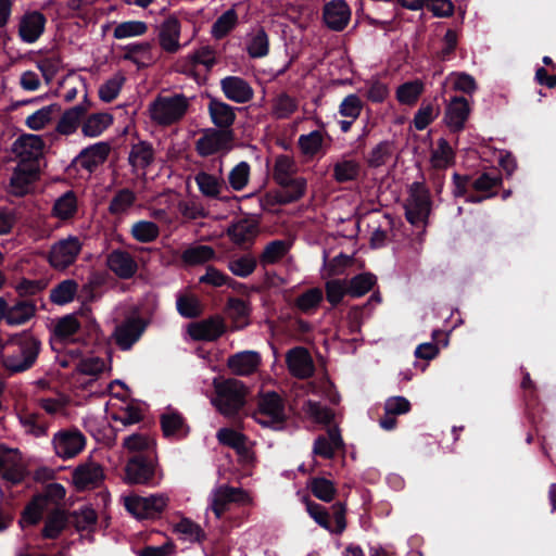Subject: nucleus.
<instances>
[{
    "label": "nucleus",
    "mask_w": 556,
    "mask_h": 556,
    "mask_svg": "<svg viewBox=\"0 0 556 556\" xmlns=\"http://www.w3.org/2000/svg\"><path fill=\"white\" fill-rule=\"evenodd\" d=\"M40 352V341L24 331L10 337L0 346V363L10 374L24 372L31 368Z\"/></svg>",
    "instance_id": "nucleus-1"
},
{
    "label": "nucleus",
    "mask_w": 556,
    "mask_h": 556,
    "mask_svg": "<svg viewBox=\"0 0 556 556\" xmlns=\"http://www.w3.org/2000/svg\"><path fill=\"white\" fill-rule=\"evenodd\" d=\"M190 105L182 93L156 97L148 108L149 116L157 125L168 126L181 119Z\"/></svg>",
    "instance_id": "nucleus-2"
},
{
    "label": "nucleus",
    "mask_w": 556,
    "mask_h": 556,
    "mask_svg": "<svg viewBox=\"0 0 556 556\" xmlns=\"http://www.w3.org/2000/svg\"><path fill=\"white\" fill-rule=\"evenodd\" d=\"M213 386L216 395L212 403L220 414L231 416L243 406L247 389L240 380L215 378Z\"/></svg>",
    "instance_id": "nucleus-3"
},
{
    "label": "nucleus",
    "mask_w": 556,
    "mask_h": 556,
    "mask_svg": "<svg viewBox=\"0 0 556 556\" xmlns=\"http://www.w3.org/2000/svg\"><path fill=\"white\" fill-rule=\"evenodd\" d=\"M431 211L429 190L420 182H414L409 187L408 198L405 203V215L414 226L425 225Z\"/></svg>",
    "instance_id": "nucleus-4"
},
{
    "label": "nucleus",
    "mask_w": 556,
    "mask_h": 556,
    "mask_svg": "<svg viewBox=\"0 0 556 556\" xmlns=\"http://www.w3.org/2000/svg\"><path fill=\"white\" fill-rule=\"evenodd\" d=\"M124 504L126 509L138 519L154 518L166 508L168 496L165 494L129 495L125 496Z\"/></svg>",
    "instance_id": "nucleus-5"
},
{
    "label": "nucleus",
    "mask_w": 556,
    "mask_h": 556,
    "mask_svg": "<svg viewBox=\"0 0 556 556\" xmlns=\"http://www.w3.org/2000/svg\"><path fill=\"white\" fill-rule=\"evenodd\" d=\"M83 244L75 236H68L53 243L48 254V262L56 270H64L76 261Z\"/></svg>",
    "instance_id": "nucleus-6"
},
{
    "label": "nucleus",
    "mask_w": 556,
    "mask_h": 556,
    "mask_svg": "<svg viewBox=\"0 0 556 556\" xmlns=\"http://www.w3.org/2000/svg\"><path fill=\"white\" fill-rule=\"evenodd\" d=\"M85 445L86 438L77 429H62L52 437L54 453L62 459L74 458L84 450Z\"/></svg>",
    "instance_id": "nucleus-7"
},
{
    "label": "nucleus",
    "mask_w": 556,
    "mask_h": 556,
    "mask_svg": "<svg viewBox=\"0 0 556 556\" xmlns=\"http://www.w3.org/2000/svg\"><path fill=\"white\" fill-rule=\"evenodd\" d=\"M254 418L265 427H271L281 422L285 418V407L281 397L275 392L262 394Z\"/></svg>",
    "instance_id": "nucleus-8"
},
{
    "label": "nucleus",
    "mask_w": 556,
    "mask_h": 556,
    "mask_svg": "<svg viewBox=\"0 0 556 556\" xmlns=\"http://www.w3.org/2000/svg\"><path fill=\"white\" fill-rule=\"evenodd\" d=\"M230 130L207 129L197 141V151L202 156L215 153H227L232 149Z\"/></svg>",
    "instance_id": "nucleus-9"
},
{
    "label": "nucleus",
    "mask_w": 556,
    "mask_h": 556,
    "mask_svg": "<svg viewBox=\"0 0 556 556\" xmlns=\"http://www.w3.org/2000/svg\"><path fill=\"white\" fill-rule=\"evenodd\" d=\"M210 507L217 518L227 510L230 503H251L250 495L240 488H232L229 485H220L213 490L210 496Z\"/></svg>",
    "instance_id": "nucleus-10"
},
{
    "label": "nucleus",
    "mask_w": 556,
    "mask_h": 556,
    "mask_svg": "<svg viewBox=\"0 0 556 556\" xmlns=\"http://www.w3.org/2000/svg\"><path fill=\"white\" fill-rule=\"evenodd\" d=\"M45 142L38 135L27 134L20 136L13 143V152L18 159V164H38L42 156Z\"/></svg>",
    "instance_id": "nucleus-11"
},
{
    "label": "nucleus",
    "mask_w": 556,
    "mask_h": 556,
    "mask_svg": "<svg viewBox=\"0 0 556 556\" xmlns=\"http://www.w3.org/2000/svg\"><path fill=\"white\" fill-rule=\"evenodd\" d=\"M156 467L152 460L141 456L129 459L125 468V479L131 484H156ZM161 477H157L160 480Z\"/></svg>",
    "instance_id": "nucleus-12"
},
{
    "label": "nucleus",
    "mask_w": 556,
    "mask_h": 556,
    "mask_svg": "<svg viewBox=\"0 0 556 556\" xmlns=\"http://www.w3.org/2000/svg\"><path fill=\"white\" fill-rule=\"evenodd\" d=\"M103 478L102 467L93 460H88L77 466L72 476L73 483L77 490L97 488Z\"/></svg>",
    "instance_id": "nucleus-13"
},
{
    "label": "nucleus",
    "mask_w": 556,
    "mask_h": 556,
    "mask_svg": "<svg viewBox=\"0 0 556 556\" xmlns=\"http://www.w3.org/2000/svg\"><path fill=\"white\" fill-rule=\"evenodd\" d=\"M46 17L39 11L25 12L18 21V36L25 43L36 42L45 31Z\"/></svg>",
    "instance_id": "nucleus-14"
},
{
    "label": "nucleus",
    "mask_w": 556,
    "mask_h": 556,
    "mask_svg": "<svg viewBox=\"0 0 556 556\" xmlns=\"http://www.w3.org/2000/svg\"><path fill=\"white\" fill-rule=\"evenodd\" d=\"M106 266L121 279H129L138 270V264L130 253L124 250H113L106 256Z\"/></svg>",
    "instance_id": "nucleus-15"
},
{
    "label": "nucleus",
    "mask_w": 556,
    "mask_h": 556,
    "mask_svg": "<svg viewBox=\"0 0 556 556\" xmlns=\"http://www.w3.org/2000/svg\"><path fill=\"white\" fill-rule=\"evenodd\" d=\"M0 473L11 483H18L25 477V468L17 450L0 451Z\"/></svg>",
    "instance_id": "nucleus-16"
},
{
    "label": "nucleus",
    "mask_w": 556,
    "mask_h": 556,
    "mask_svg": "<svg viewBox=\"0 0 556 556\" xmlns=\"http://www.w3.org/2000/svg\"><path fill=\"white\" fill-rule=\"evenodd\" d=\"M144 329L146 324L141 318H129L115 328L113 336L122 350H129L142 336Z\"/></svg>",
    "instance_id": "nucleus-17"
},
{
    "label": "nucleus",
    "mask_w": 556,
    "mask_h": 556,
    "mask_svg": "<svg viewBox=\"0 0 556 556\" xmlns=\"http://www.w3.org/2000/svg\"><path fill=\"white\" fill-rule=\"evenodd\" d=\"M194 181L199 191L205 198L218 199L226 189L222 166L215 174L200 170L195 174Z\"/></svg>",
    "instance_id": "nucleus-18"
},
{
    "label": "nucleus",
    "mask_w": 556,
    "mask_h": 556,
    "mask_svg": "<svg viewBox=\"0 0 556 556\" xmlns=\"http://www.w3.org/2000/svg\"><path fill=\"white\" fill-rule=\"evenodd\" d=\"M225 331L222 318L212 317L188 326L187 332L193 340L213 341L219 338Z\"/></svg>",
    "instance_id": "nucleus-19"
},
{
    "label": "nucleus",
    "mask_w": 556,
    "mask_h": 556,
    "mask_svg": "<svg viewBox=\"0 0 556 556\" xmlns=\"http://www.w3.org/2000/svg\"><path fill=\"white\" fill-rule=\"evenodd\" d=\"M288 369L294 377L307 378L314 372L313 359L304 348H294L286 355Z\"/></svg>",
    "instance_id": "nucleus-20"
},
{
    "label": "nucleus",
    "mask_w": 556,
    "mask_h": 556,
    "mask_svg": "<svg viewBox=\"0 0 556 556\" xmlns=\"http://www.w3.org/2000/svg\"><path fill=\"white\" fill-rule=\"evenodd\" d=\"M350 18L351 10L344 0H331L324 8V21L332 30H342Z\"/></svg>",
    "instance_id": "nucleus-21"
},
{
    "label": "nucleus",
    "mask_w": 556,
    "mask_h": 556,
    "mask_svg": "<svg viewBox=\"0 0 556 556\" xmlns=\"http://www.w3.org/2000/svg\"><path fill=\"white\" fill-rule=\"evenodd\" d=\"M261 364V355L255 351H242L231 355L227 359L230 371L237 376L253 374Z\"/></svg>",
    "instance_id": "nucleus-22"
},
{
    "label": "nucleus",
    "mask_w": 556,
    "mask_h": 556,
    "mask_svg": "<svg viewBox=\"0 0 556 556\" xmlns=\"http://www.w3.org/2000/svg\"><path fill=\"white\" fill-rule=\"evenodd\" d=\"M220 86L225 96L236 103H245L253 98L252 87L240 77H225Z\"/></svg>",
    "instance_id": "nucleus-23"
},
{
    "label": "nucleus",
    "mask_w": 556,
    "mask_h": 556,
    "mask_svg": "<svg viewBox=\"0 0 556 556\" xmlns=\"http://www.w3.org/2000/svg\"><path fill=\"white\" fill-rule=\"evenodd\" d=\"M38 169V164H17L11 178L12 192L16 195L27 193L37 178Z\"/></svg>",
    "instance_id": "nucleus-24"
},
{
    "label": "nucleus",
    "mask_w": 556,
    "mask_h": 556,
    "mask_svg": "<svg viewBox=\"0 0 556 556\" xmlns=\"http://www.w3.org/2000/svg\"><path fill=\"white\" fill-rule=\"evenodd\" d=\"M180 23L176 17L166 18L160 27V45L170 53L177 52L180 48Z\"/></svg>",
    "instance_id": "nucleus-25"
},
{
    "label": "nucleus",
    "mask_w": 556,
    "mask_h": 556,
    "mask_svg": "<svg viewBox=\"0 0 556 556\" xmlns=\"http://www.w3.org/2000/svg\"><path fill=\"white\" fill-rule=\"evenodd\" d=\"M469 115V104L465 98L451 100L445 112L446 125L455 131L463 129Z\"/></svg>",
    "instance_id": "nucleus-26"
},
{
    "label": "nucleus",
    "mask_w": 556,
    "mask_h": 556,
    "mask_svg": "<svg viewBox=\"0 0 556 556\" xmlns=\"http://www.w3.org/2000/svg\"><path fill=\"white\" fill-rule=\"evenodd\" d=\"M111 151V147L108 142H97L86 149H84L78 155L79 164L92 170L94 167L104 163Z\"/></svg>",
    "instance_id": "nucleus-27"
},
{
    "label": "nucleus",
    "mask_w": 556,
    "mask_h": 556,
    "mask_svg": "<svg viewBox=\"0 0 556 556\" xmlns=\"http://www.w3.org/2000/svg\"><path fill=\"white\" fill-rule=\"evenodd\" d=\"M217 439L222 444L235 448L241 457L250 463L253 460V454L247 445L243 434L229 428H223L217 432Z\"/></svg>",
    "instance_id": "nucleus-28"
},
{
    "label": "nucleus",
    "mask_w": 556,
    "mask_h": 556,
    "mask_svg": "<svg viewBox=\"0 0 556 556\" xmlns=\"http://www.w3.org/2000/svg\"><path fill=\"white\" fill-rule=\"evenodd\" d=\"M161 424L163 433L167 438L180 439L189 432L182 416L173 409H168L162 415Z\"/></svg>",
    "instance_id": "nucleus-29"
},
{
    "label": "nucleus",
    "mask_w": 556,
    "mask_h": 556,
    "mask_svg": "<svg viewBox=\"0 0 556 556\" xmlns=\"http://www.w3.org/2000/svg\"><path fill=\"white\" fill-rule=\"evenodd\" d=\"M342 444L343 442L339 430L337 428H332L328 431L327 437H319L316 439L313 452L314 454L320 455L325 458H331Z\"/></svg>",
    "instance_id": "nucleus-30"
},
{
    "label": "nucleus",
    "mask_w": 556,
    "mask_h": 556,
    "mask_svg": "<svg viewBox=\"0 0 556 556\" xmlns=\"http://www.w3.org/2000/svg\"><path fill=\"white\" fill-rule=\"evenodd\" d=\"M48 506V497L38 495L25 507L22 517L20 519V526L25 528L27 526H34L40 521L42 515Z\"/></svg>",
    "instance_id": "nucleus-31"
},
{
    "label": "nucleus",
    "mask_w": 556,
    "mask_h": 556,
    "mask_svg": "<svg viewBox=\"0 0 556 556\" xmlns=\"http://www.w3.org/2000/svg\"><path fill=\"white\" fill-rule=\"evenodd\" d=\"M208 113L212 122L220 128L229 127L236 118V113L232 106L215 99L211 100L208 104Z\"/></svg>",
    "instance_id": "nucleus-32"
},
{
    "label": "nucleus",
    "mask_w": 556,
    "mask_h": 556,
    "mask_svg": "<svg viewBox=\"0 0 556 556\" xmlns=\"http://www.w3.org/2000/svg\"><path fill=\"white\" fill-rule=\"evenodd\" d=\"M361 173V163L352 157L343 156L333 165V178L338 182L354 180Z\"/></svg>",
    "instance_id": "nucleus-33"
},
{
    "label": "nucleus",
    "mask_w": 556,
    "mask_h": 556,
    "mask_svg": "<svg viewBox=\"0 0 556 556\" xmlns=\"http://www.w3.org/2000/svg\"><path fill=\"white\" fill-rule=\"evenodd\" d=\"M113 116L109 113H94L83 123L81 131L86 137L94 138L100 136L111 124Z\"/></svg>",
    "instance_id": "nucleus-34"
},
{
    "label": "nucleus",
    "mask_w": 556,
    "mask_h": 556,
    "mask_svg": "<svg viewBox=\"0 0 556 556\" xmlns=\"http://www.w3.org/2000/svg\"><path fill=\"white\" fill-rule=\"evenodd\" d=\"M296 172L298 165L291 156H277L274 165V178L280 186H287Z\"/></svg>",
    "instance_id": "nucleus-35"
},
{
    "label": "nucleus",
    "mask_w": 556,
    "mask_h": 556,
    "mask_svg": "<svg viewBox=\"0 0 556 556\" xmlns=\"http://www.w3.org/2000/svg\"><path fill=\"white\" fill-rule=\"evenodd\" d=\"M291 248L288 240H275L265 245L260 262L263 266L273 265L282 260Z\"/></svg>",
    "instance_id": "nucleus-36"
},
{
    "label": "nucleus",
    "mask_w": 556,
    "mask_h": 556,
    "mask_svg": "<svg viewBox=\"0 0 556 556\" xmlns=\"http://www.w3.org/2000/svg\"><path fill=\"white\" fill-rule=\"evenodd\" d=\"M128 160L134 170H144L153 161V149L146 142L134 144Z\"/></svg>",
    "instance_id": "nucleus-37"
},
{
    "label": "nucleus",
    "mask_w": 556,
    "mask_h": 556,
    "mask_svg": "<svg viewBox=\"0 0 556 556\" xmlns=\"http://www.w3.org/2000/svg\"><path fill=\"white\" fill-rule=\"evenodd\" d=\"M174 531L181 540L187 542H201L205 539V532L200 525L189 518L182 517L174 526Z\"/></svg>",
    "instance_id": "nucleus-38"
},
{
    "label": "nucleus",
    "mask_w": 556,
    "mask_h": 556,
    "mask_svg": "<svg viewBox=\"0 0 556 556\" xmlns=\"http://www.w3.org/2000/svg\"><path fill=\"white\" fill-rule=\"evenodd\" d=\"M36 306L27 301H22L13 306H8L7 324L10 326H20L27 323L35 315Z\"/></svg>",
    "instance_id": "nucleus-39"
},
{
    "label": "nucleus",
    "mask_w": 556,
    "mask_h": 556,
    "mask_svg": "<svg viewBox=\"0 0 556 556\" xmlns=\"http://www.w3.org/2000/svg\"><path fill=\"white\" fill-rule=\"evenodd\" d=\"M87 111L84 104L76 105L67 110L58 124V131L63 135L73 134L79 126L83 116Z\"/></svg>",
    "instance_id": "nucleus-40"
},
{
    "label": "nucleus",
    "mask_w": 556,
    "mask_h": 556,
    "mask_svg": "<svg viewBox=\"0 0 556 556\" xmlns=\"http://www.w3.org/2000/svg\"><path fill=\"white\" fill-rule=\"evenodd\" d=\"M269 42L264 29H256L249 34L247 51L251 58H263L267 55Z\"/></svg>",
    "instance_id": "nucleus-41"
},
{
    "label": "nucleus",
    "mask_w": 556,
    "mask_h": 556,
    "mask_svg": "<svg viewBox=\"0 0 556 556\" xmlns=\"http://www.w3.org/2000/svg\"><path fill=\"white\" fill-rule=\"evenodd\" d=\"M215 257V251L208 245H192L184 251L181 260L187 265H201Z\"/></svg>",
    "instance_id": "nucleus-42"
},
{
    "label": "nucleus",
    "mask_w": 556,
    "mask_h": 556,
    "mask_svg": "<svg viewBox=\"0 0 556 556\" xmlns=\"http://www.w3.org/2000/svg\"><path fill=\"white\" fill-rule=\"evenodd\" d=\"M78 285L73 279H66L56 285L50 293L53 303L64 305L72 302L77 293Z\"/></svg>",
    "instance_id": "nucleus-43"
},
{
    "label": "nucleus",
    "mask_w": 556,
    "mask_h": 556,
    "mask_svg": "<svg viewBox=\"0 0 556 556\" xmlns=\"http://www.w3.org/2000/svg\"><path fill=\"white\" fill-rule=\"evenodd\" d=\"M67 517L62 510L52 511L46 519L42 529V536L46 539H56L66 528Z\"/></svg>",
    "instance_id": "nucleus-44"
},
{
    "label": "nucleus",
    "mask_w": 556,
    "mask_h": 556,
    "mask_svg": "<svg viewBox=\"0 0 556 556\" xmlns=\"http://www.w3.org/2000/svg\"><path fill=\"white\" fill-rule=\"evenodd\" d=\"M424 91V84L420 80H413L397 87L395 96L401 104L413 105L417 102Z\"/></svg>",
    "instance_id": "nucleus-45"
},
{
    "label": "nucleus",
    "mask_w": 556,
    "mask_h": 556,
    "mask_svg": "<svg viewBox=\"0 0 556 556\" xmlns=\"http://www.w3.org/2000/svg\"><path fill=\"white\" fill-rule=\"evenodd\" d=\"M136 201V194L130 189L119 190L111 200L109 211L113 215L128 213Z\"/></svg>",
    "instance_id": "nucleus-46"
},
{
    "label": "nucleus",
    "mask_w": 556,
    "mask_h": 556,
    "mask_svg": "<svg viewBox=\"0 0 556 556\" xmlns=\"http://www.w3.org/2000/svg\"><path fill=\"white\" fill-rule=\"evenodd\" d=\"M131 236L142 243L154 241L160 233L159 226L150 220H139L131 226Z\"/></svg>",
    "instance_id": "nucleus-47"
},
{
    "label": "nucleus",
    "mask_w": 556,
    "mask_h": 556,
    "mask_svg": "<svg viewBox=\"0 0 556 556\" xmlns=\"http://www.w3.org/2000/svg\"><path fill=\"white\" fill-rule=\"evenodd\" d=\"M148 30L147 23L142 21H126L117 24L113 31L115 39L122 40L131 37H138L146 34Z\"/></svg>",
    "instance_id": "nucleus-48"
},
{
    "label": "nucleus",
    "mask_w": 556,
    "mask_h": 556,
    "mask_svg": "<svg viewBox=\"0 0 556 556\" xmlns=\"http://www.w3.org/2000/svg\"><path fill=\"white\" fill-rule=\"evenodd\" d=\"M324 135L319 130H313L309 134L299 137V147L305 156L313 157L323 148Z\"/></svg>",
    "instance_id": "nucleus-49"
},
{
    "label": "nucleus",
    "mask_w": 556,
    "mask_h": 556,
    "mask_svg": "<svg viewBox=\"0 0 556 556\" xmlns=\"http://www.w3.org/2000/svg\"><path fill=\"white\" fill-rule=\"evenodd\" d=\"M80 328L78 319L73 315H67L61 318L54 328L55 337L63 341L70 342L74 340V336Z\"/></svg>",
    "instance_id": "nucleus-50"
},
{
    "label": "nucleus",
    "mask_w": 556,
    "mask_h": 556,
    "mask_svg": "<svg viewBox=\"0 0 556 556\" xmlns=\"http://www.w3.org/2000/svg\"><path fill=\"white\" fill-rule=\"evenodd\" d=\"M251 167L248 162L238 163L228 174V182L232 190L241 191L250 180Z\"/></svg>",
    "instance_id": "nucleus-51"
},
{
    "label": "nucleus",
    "mask_w": 556,
    "mask_h": 556,
    "mask_svg": "<svg viewBox=\"0 0 556 556\" xmlns=\"http://www.w3.org/2000/svg\"><path fill=\"white\" fill-rule=\"evenodd\" d=\"M77 211V201L73 192L61 195L54 203L53 213L61 219L71 218Z\"/></svg>",
    "instance_id": "nucleus-52"
},
{
    "label": "nucleus",
    "mask_w": 556,
    "mask_h": 556,
    "mask_svg": "<svg viewBox=\"0 0 556 556\" xmlns=\"http://www.w3.org/2000/svg\"><path fill=\"white\" fill-rule=\"evenodd\" d=\"M256 258L250 254L232 258L228 263V269L237 277L245 278L256 268Z\"/></svg>",
    "instance_id": "nucleus-53"
},
{
    "label": "nucleus",
    "mask_w": 556,
    "mask_h": 556,
    "mask_svg": "<svg viewBox=\"0 0 556 556\" xmlns=\"http://www.w3.org/2000/svg\"><path fill=\"white\" fill-rule=\"evenodd\" d=\"M238 16L233 9L224 12L212 26L213 37L217 39L225 37L236 26Z\"/></svg>",
    "instance_id": "nucleus-54"
},
{
    "label": "nucleus",
    "mask_w": 556,
    "mask_h": 556,
    "mask_svg": "<svg viewBox=\"0 0 556 556\" xmlns=\"http://www.w3.org/2000/svg\"><path fill=\"white\" fill-rule=\"evenodd\" d=\"M453 159L454 153L448 142L443 138L439 139L431 155L432 165L437 168H445L453 162Z\"/></svg>",
    "instance_id": "nucleus-55"
},
{
    "label": "nucleus",
    "mask_w": 556,
    "mask_h": 556,
    "mask_svg": "<svg viewBox=\"0 0 556 556\" xmlns=\"http://www.w3.org/2000/svg\"><path fill=\"white\" fill-rule=\"evenodd\" d=\"M323 298V291L318 288H313L298 296L295 305L303 313H312L319 306Z\"/></svg>",
    "instance_id": "nucleus-56"
},
{
    "label": "nucleus",
    "mask_w": 556,
    "mask_h": 556,
    "mask_svg": "<svg viewBox=\"0 0 556 556\" xmlns=\"http://www.w3.org/2000/svg\"><path fill=\"white\" fill-rule=\"evenodd\" d=\"M125 77L121 73L114 74L105 80L99 88V97L104 102L113 101L119 93Z\"/></svg>",
    "instance_id": "nucleus-57"
},
{
    "label": "nucleus",
    "mask_w": 556,
    "mask_h": 556,
    "mask_svg": "<svg viewBox=\"0 0 556 556\" xmlns=\"http://www.w3.org/2000/svg\"><path fill=\"white\" fill-rule=\"evenodd\" d=\"M376 277L371 274H361L350 280L349 294L353 298H359L366 294L375 285Z\"/></svg>",
    "instance_id": "nucleus-58"
},
{
    "label": "nucleus",
    "mask_w": 556,
    "mask_h": 556,
    "mask_svg": "<svg viewBox=\"0 0 556 556\" xmlns=\"http://www.w3.org/2000/svg\"><path fill=\"white\" fill-rule=\"evenodd\" d=\"M309 488L313 494L320 501L331 502L336 495V488L333 483L325 478H314L309 482Z\"/></svg>",
    "instance_id": "nucleus-59"
},
{
    "label": "nucleus",
    "mask_w": 556,
    "mask_h": 556,
    "mask_svg": "<svg viewBox=\"0 0 556 556\" xmlns=\"http://www.w3.org/2000/svg\"><path fill=\"white\" fill-rule=\"evenodd\" d=\"M79 372L88 376H98L110 370L109 363L98 356H88L81 359L77 366Z\"/></svg>",
    "instance_id": "nucleus-60"
},
{
    "label": "nucleus",
    "mask_w": 556,
    "mask_h": 556,
    "mask_svg": "<svg viewBox=\"0 0 556 556\" xmlns=\"http://www.w3.org/2000/svg\"><path fill=\"white\" fill-rule=\"evenodd\" d=\"M123 447L129 453L150 451L154 447V440L142 433H135L124 439Z\"/></svg>",
    "instance_id": "nucleus-61"
},
{
    "label": "nucleus",
    "mask_w": 556,
    "mask_h": 556,
    "mask_svg": "<svg viewBox=\"0 0 556 556\" xmlns=\"http://www.w3.org/2000/svg\"><path fill=\"white\" fill-rule=\"evenodd\" d=\"M18 420L24 432L35 438L43 437L47 433V427L38 422V416L34 413L25 412L18 415Z\"/></svg>",
    "instance_id": "nucleus-62"
},
{
    "label": "nucleus",
    "mask_w": 556,
    "mask_h": 556,
    "mask_svg": "<svg viewBox=\"0 0 556 556\" xmlns=\"http://www.w3.org/2000/svg\"><path fill=\"white\" fill-rule=\"evenodd\" d=\"M228 312L238 328L248 324L250 306L245 301L240 299H230L228 301Z\"/></svg>",
    "instance_id": "nucleus-63"
},
{
    "label": "nucleus",
    "mask_w": 556,
    "mask_h": 556,
    "mask_svg": "<svg viewBox=\"0 0 556 556\" xmlns=\"http://www.w3.org/2000/svg\"><path fill=\"white\" fill-rule=\"evenodd\" d=\"M186 62L190 67L202 65L205 70H208L215 63V54L210 47H201L193 53L189 54Z\"/></svg>",
    "instance_id": "nucleus-64"
}]
</instances>
